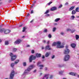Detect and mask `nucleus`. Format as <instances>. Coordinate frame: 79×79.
Wrapping results in <instances>:
<instances>
[{
	"label": "nucleus",
	"instance_id": "nucleus-1",
	"mask_svg": "<svg viewBox=\"0 0 79 79\" xmlns=\"http://www.w3.org/2000/svg\"><path fill=\"white\" fill-rule=\"evenodd\" d=\"M35 67V65H31L29 66V67L24 72L23 74L22 75V77H25V75L26 74H29V71L31 70V69H33Z\"/></svg>",
	"mask_w": 79,
	"mask_h": 79
},
{
	"label": "nucleus",
	"instance_id": "nucleus-2",
	"mask_svg": "<svg viewBox=\"0 0 79 79\" xmlns=\"http://www.w3.org/2000/svg\"><path fill=\"white\" fill-rule=\"evenodd\" d=\"M60 45H61V42L60 41H58L56 42H53L52 44V46H56V45H57L56 48H61L64 47V46H61Z\"/></svg>",
	"mask_w": 79,
	"mask_h": 79
},
{
	"label": "nucleus",
	"instance_id": "nucleus-3",
	"mask_svg": "<svg viewBox=\"0 0 79 79\" xmlns=\"http://www.w3.org/2000/svg\"><path fill=\"white\" fill-rule=\"evenodd\" d=\"M10 56L11 57V61H14L16 58V55L14 56L13 53H10Z\"/></svg>",
	"mask_w": 79,
	"mask_h": 79
},
{
	"label": "nucleus",
	"instance_id": "nucleus-4",
	"mask_svg": "<svg viewBox=\"0 0 79 79\" xmlns=\"http://www.w3.org/2000/svg\"><path fill=\"white\" fill-rule=\"evenodd\" d=\"M69 55H65L64 58V60L65 61H68L69 59Z\"/></svg>",
	"mask_w": 79,
	"mask_h": 79
},
{
	"label": "nucleus",
	"instance_id": "nucleus-5",
	"mask_svg": "<svg viewBox=\"0 0 79 79\" xmlns=\"http://www.w3.org/2000/svg\"><path fill=\"white\" fill-rule=\"evenodd\" d=\"M15 74V72L12 70L10 74V79H13L14 75Z\"/></svg>",
	"mask_w": 79,
	"mask_h": 79
},
{
	"label": "nucleus",
	"instance_id": "nucleus-6",
	"mask_svg": "<svg viewBox=\"0 0 79 79\" xmlns=\"http://www.w3.org/2000/svg\"><path fill=\"white\" fill-rule=\"evenodd\" d=\"M35 58H36V57L35 56H31L29 58L30 62H31L32 60H35Z\"/></svg>",
	"mask_w": 79,
	"mask_h": 79
},
{
	"label": "nucleus",
	"instance_id": "nucleus-7",
	"mask_svg": "<svg viewBox=\"0 0 79 79\" xmlns=\"http://www.w3.org/2000/svg\"><path fill=\"white\" fill-rule=\"evenodd\" d=\"M69 50L68 49H66L64 50V54H69Z\"/></svg>",
	"mask_w": 79,
	"mask_h": 79
},
{
	"label": "nucleus",
	"instance_id": "nucleus-8",
	"mask_svg": "<svg viewBox=\"0 0 79 79\" xmlns=\"http://www.w3.org/2000/svg\"><path fill=\"white\" fill-rule=\"evenodd\" d=\"M21 40L19 39L17 40L15 42V44H19L20 43H21Z\"/></svg>",
	"mask_w": 79,
	"mask_h": 79
},
{
	"label": "nucleus",
	"instance_id": "nucleus-9",
	"mask_svg": "<svg viewBox=\"0 0 79 79\" xmlns=\"http://www.w3.org/2000/svg\"><path fill=\"white\" fill-rule=\"evenodd\" d=\"M45 50H51V48H50V45H48L47 46H46L45 48Z\"/></svg>",
	"mask_w": 79,
	"mask_h": 79
},
{
	"label": "nucleus",
	"instance_id": "nucleus-10",
	"mask_svg": "<svg viewBox=\"0 0 79 79\" xmlns=\"http://www.w3.org/2000/svg\"><path fill=\"white\" fill-rule=\"evenodd\" d=\"M48 76L49 74H47L45 75L44 77L43 78V79H47L48 78Z\"/></svg>",
	"mask_w": 79,
	"mask_h": 79
},
{
	"label": "nucleus",
	"instance_id": "nucleus-11",
	"mask_svg": "<svg viewBox=\"0 0 79 79\" xmlns=\"http://www.w3.org/2000/svg\"><path fill=\"white\" fill-rule=\"evenodd\" d=\"M69 74L70 75H72V76H74L77 75V73H73V72L70 73Z\"/></svg>",
	"mask_w": 79,
	"mask_h": 79
},
{
	"label": "nucleus",
	"instance_id": "nucleus-12",
	"mask_svg": "<svg viewBox=\"0 0 79 79\" xmlns=\"http://www.w3.org/2000/svg\"><path fill=\"white\" fill-rule=\"evenodd\" d=\"M10 32V30H4V33L6 34H8Z\"/></svg>",
	"mask_w": 79,
	"mask_h": 79
},
{
	"label": "nucleus",
	"instance_id": "nucleus-13",
	"mask_svg": "<svg viewBox=\"0 0 79 79\" xmlns=\"http://www.w3.org/2000/svg\"><path fill=\"white\" fill-rule=\"evenodd\" d=\"M57 8L56 7H53L51 8L50 10L51 11H55V10H56Z\"/></svg>",
	"mask_w": 79,
	"mask_h": 79
},
{
	"label": "nucleus",
	"instance_id": "nucleus-14",
	"mask_svg": "<svg viewBox=\"0 0 79 79\" xmlns=\"http://www.w3.org/2000/svg\"><path fill=\"white\" fill-rule=\"evenodd\" d=\"M50 52H46L45 55V57H48L50 55Z\"/></svg>",
	"mask_w": 79,
	"mask_h": 79
},
{
	"label": "nucleus",
	"instance_id": "nucleus-15",
	"mask_svg": "<svg viewBox=\"0 0 79 79\" xmlns=\"http://www.w3.org/2000/svg\"><path fill=\"white\" fill-rule=\"evenodd\" d=\"M67 31H68V32H69V31H71L72 33H73V32H74V31H75V30L72 31H71V29L69 28H67Z\"/></svg>",
	"mask_w": 79,
	"mask_h": 79
},
{
	"label": "nucleus",
	"instance_id": "nucleus-16",
	"mask_svg": "<svg viewBox=\"0 0 79 79\" xmlns=\"http://www.w3.org/2000/svg\"><path fill=\"white\" fill-rule=\"evenodd\" d=\"M71 46L72 48H75L76 47V44H71Z\"/></svg>",
	"mask_w": 79,
	"mask_h": 79
},
{
	"label": "nucleus",
	"instance_id": "nucleus-17",
	"mask_svg": "<svg viewBox=\"0 0 79 79\" xmlns=\"http://www.w3.org/2000/svg\"><path fill=\"white\" fill-rule=\"evenodd\" d=\"M36 56L37 57H40L41 56V54L37 53L36 54Z\"/></svg>",
	"mask_w": 79,
	"mask_h": 79
},
{
	"label": "nucleus",
	"instance_id": "nucleus-18",
	"mask_svg": "<svg viewBox=\"0 0 79 79\" xmlns=\"http://www.w3.org/2000/svg\"><path fill=\"white\" fill-rule=\"evenodd\" d=\"M74 7H75L74 6L71 7L70 9H69V11H71V10H73L74 8Z\"/></svg>",
	"mask_w": 79,
	"mask_h": 79
},
{
	"label": "nucleus",
	"instance_id": "nucleus-19",
	"mask_svg": "<svg viewBox=\"0 0 79 79\" xmlns=\"http://www.w3.org/2000/svg\"><path fill=\"white\" fill-rule=\"evenodd\" d=\"M40 67H41L40 68V69H43V67H44V65H39Z\"/></svg>",
	"mask_w": 79,
	"mask_h": 79
},
{
	"label": "nucleus",
	"instance_id": "nucleus-20",
	"mask_svg": "<svg viewBox=\"0 0 79 79\" xmlns=\"http://www.w3.org/2000/svg\"><path fill=\"white\" fill-rule=\"evenodd\" d=\"M76 13L75 10H73L72 11V15H75V14H76Z\"/></svg>",
	"mask_w": 79,
	"mask_h": 79
},
{
	"label": "nucleus",
	"instance_id": "nucleus-21",
	"mask_svg": "<svg viewBox=\"0 0 79 79\" xmlns=\"http://www.w3.org/2000/svg\"><path fill=\"white\" fill-rule=\"evenodd\" d=\"M5 31V29L2 28V29H0V32H3V31Z\"/></svg>",
	"mask_w": 79,
	"mask_h": 79
},
{
	"label": "nucleus",
	"instance_id": "nucleus-22",
	"mask_svg": "<svg viewBox=\"0 0 79 79\" xmlns=\"http://www.w3.org/2000/svg\"><path fill=\"white\" fill-rule=\"evenodd\" d=\"M63 71H60L59 72V74H60V75H61L63 73Z\"/></svg>",
	"mask_w": 79,
	"mask_h": 79
},
{
	"label": "nucleus",
	"instance_id": "nucleus-23",
	"mask_svg": "<svg viewBox=\"0 0 79 79\" xmlns=\"http://www.w3.org/2000/svg\"><path fill=\"white\" fill-rule=\"evenodd\" d=\"M60 18L56 19L55 20V22H57V21H59V20H60Z\"/></svg>",
	"mask_w": 79,
	"mask_h": 79
},
{
	"label": "nucleus",
	"instance_id": "nucleus-24",
	"mask_svg": "<svg viewBox=\"0 0 79 79\" xmlns=\"http://www.w3.org/2000/svg\"><path fill=\"white\" fill-rule=\"evenodd\" d=\"M76 39L77 40V39H79V35H76Z\"/></svg>",
	"mask_w": 79,
	"mask_h": 79
},
{
	"label": "nucleus",
	"instance_id": "nucleus-25",
	"mask_svg": "<svg viewBox=\"0 0 79 79\" xmlns=\"http://www.w3.org/2000/svg\"><path fill=\"white\" fill-rule=\"evenodd\" d=\"M76 12H79V7H77L76 9Z\"/></svg>",
	"mask_w": 79,
	"mask_h": 79
},
{
	"label": "nucleus",
	"instance_id": "nucleus-26",
	"mask_svg": "<svg viewBox=\"0 0 79 79\" xmlns=\"http://www.w3.org/2000/svg\"><path fill=\"white\" fill-rule=\"evenodd\" d=\"M9 43L8 41H5V45H8Z\"/></svg>",
	"mask_w": 79,
	"mask_h": 79
},
{
	"label": "nucleus",
	"instance_id": "nucleus-27",
	"mask_svg": "<svg viewBox=\"0 0 79 79\" xmlns=\"http://www.w3.org/2000/svg\"><path fill=\"white\" fill-rule=\"evenodd\" d=\"M19 62V60H16V61H15V64H17Z\"/></svg>",
	"mask_w": 79,
	"mask_h": 79
},
{
	"label": "nucleus",
	"instance_id": "nucleus-28",
	"mask_svg": "<svg viewBox=\"0 0 79 79\" xmlns=\"http://www.w3.org/2000/svg\"><path fill=\"white\" fill-rule=\"evenodd\" d=\"M15 65V64L12 63L11 64V67H13Z\"/></svg>",
	"mask_w": 79,
	"mask_h": 79
},
{
	"label": "nucleus",
	"instance_id": "nucleus-29",
	"mask_svg": "<svg viewBox=\"0 0 79 79\" xmlns=\"http://www.w3.org/2000/svg\"><path fill=\"white\" fill-rule=\"evenodd\" d=\"M71 18H72V19H74V18H75V17L74 15L72 16L71 17Z\"/></svg>",
	"mask_w": 79,
	"mask_h": 79
},
{
	"label": "nucleus",
	"instance_id": "nucleus-30",
	"mask_svg": "<svg viewBox=\"0 0 79 79\" xmlns=\"http://www.w3.org/2000/svg\"><path fill=\"white\" fill-rule=\"evenodd\" d=\"M17 50L16 48H14L13 49V51L14 52H16V51Z\"/></svg>",
	"mask_w": 79,
	"mask_h": 79
},
{
	"label": "nucleus",
	"instance_id": "nucleus-31",
	"mask_svg": "<svg viewBox=\"0 0 79 79\" xmlns=\"http://www.w3.org/2000/svg\"><path fill=\"white\" fill-rule=\"evenodd\" d=\"M26 30V27H24L23 28V32H24Z\"/></svg>",
	"mask_w": 79,
	"mask_h": 79
},
{
	"label": "nucleus",
	"instance_id": "nucleus-32",
	"mask_svg": "<svg viewBox=\"0 0 79 79\" xmlns=\"http://www.w3.org/2000/svg\"><path fill=\"white\" fill-rule=\"evenodd\" d=\"M49 12V11L48 10H47L46 12L44 13V14H47V13H48V12Z\"/></svg>",
	"mask_w": 79,
	"mask_h": 79
},
{
	"label": "nucleus",
	"instance_id": "nucleus-33",
	"mask_svg": "<svg viewBox=\"0 0 79 79\" xmlns=\"http://www.w3.org/2000/svg\"><path fill=\"white\" fill-rule=\"evenodd\" d=\"M55 30H56V28L55 27H54L53 28V32H54V31H55Z\"/></svg>",
	"mask_w": 79,
	"mask_h": 79
},
{
	"label": "nucleus",
	"instance_id": "nucleus-34",
	"mask_svg": "<svg viewBox=\"0 0 79 79\" xmlns=\"http://www.w3.org/2000/svg\"><path fill=\"white\" fill-rule=\"evenodd\" d=\"M23 65L24 66H26V63L24 62L23 63Z\"/></svg>",
	"mask_w": 79,
	"mask_h": 79
},
{
	"label": "nucleus",
	"instance_id": "nucleus-35",
	"mask_svg": "<svg viewBox=\"0 0 79 79\" xmlns=\"http://www.w3.org/2000/svg\"><path fill=\"white\" fill-rule=\"evenodd\" d=\"M47 32V29L44 30V32Z\"/></svg>",
	"mask_w": 79,
	"mask_h": 79
},
{
	"label": "nucleus",
	"instance_id": "nucleus-36",
	"mask_svg": "<svg viewBox=\"0 0 79 79\" xmlns=\"http://www.w3.org/2000/svg\"><path fill=\"white\" fill-rule=\"evenodd\" d=\"M62 5H60V6H59L58 7V8H61V7H62Z\"/></svg>",
	"mask_w": 79,
	"mask_h": 79
},
{
	"label": "nucleus",
	"instance_id": "nucleus-37",
	"mask_svg": "<svg viewBox=\"0 0 79 79\" xmlns=\"http://www.w3.org/2000/svg\"><path fill=\"white\" fill-rule=\"evenodd\" d=\"M52 3V2H49L48 3V5H50L51 4V3Z\"/></svg>",
	"mask_w": 79,
	"mask_h": 79
},
{
	"label": "nucleus",
	"instance_id": "nucleus-38",
	"mask_svg": "<svg viewBox=\"0 0 79 79\" xmlns=\"http://www.w3.org/2000/svg\"><path fill=\"white\" fill-rule=\"evenodd\" d=\"M48 37L49 38H51V37H52V35H51L50 34H49L48 35Z\"/></svg>",
	"mask_w": 79,
	"mask_h": 79
},
{
	"label": "nucleus",
	"instance_id": "nucleus-39",
	"mask_svg": "<svg viewBox=\"0 0 79 79\" xmlns=\"http://www.w3.org/2000/svg\"><path fill=\"white\" fill-rule=\"evenodd\" d=\"M41 62H39L37 63V65H39L40 64H41Z\"/></svg>",
	"mask_w": 79,
	"mask_h": 79
},
{
	"label": "nucleus",
	"instance_id": "nucleus-40",
	"mask_svg": "<svg viewBox=\"0 0 79 79\" xmlns=\"http://www.w3.org/2000/svg\"><path fill=\"white\" fill-rule=\"evenodd\" d=\"M33 13L34 11H33V10H32L31 12V14H32Z\"/></svg>",
	"mask_w": 79,
	"mask_h": 79
},
{
	"label": "nucleus",
	"instance_id": "nucleus-41",
	"mask_svg": "<svg viewBox=\"0 0 79 79\" xmlns=\"http://www.w3.org/2000/svg\"><path fill=\"white\" fill-rule=\"evenodd\" d=\"M68 5V2H66L65 4V6Z\"/></svg>",
	"mask_w": 79,
	"mask_h": 79
},
{
	"label": "nucleus",
	"instance_id": "nucleus-42",
	"mask_svg": "<svg viewBox=\"0 0 79 79\" xmlns=\"http://www.w3.org/2000/svg\"><path fill=\"white\" fill-rule=\"evenodd\" d=\"M31 52L32 53H34V51L32 50V51H31Z\"/></svg>",
	"mask_w": 79,
	"mask_h": 79
},
{
	"label": "nucleus",
	"instance_id": "nucleus-43",
	"mask_svg": "<svg viewBox=\"0 0 79 79\" xmlns=\"http://www.w3.org/2000/svg\"><path fill=\"white\" fill-rule=\"evenodd\" d=\"M50 15L49 14H47L46 15V16H49Z\"/></svg>",
	"mask_w": 79,
	"mask_h": 79
},
{
	"label": "nucleus",
	"instance_id": "nucleus-44",
	"mask_svg": "<svg viewBox=\"0 0 79 79\" xmlns=\"http://www.w3.org/2000/svg\"><path fill=\"white\" fill-rule=\"evenodd\" d=\"M55 58V56H53L52 57V59H53V58Z\"/></svg>",
	"mask_w": 79,
	"mask_h": 79
},
{
	"label": "nucleus",
	"instance_id": "nucleus-45",
	"mask_svg": "<svg viewBox=\"0 0 79 79\" xmlns=\"http://www.w3.org/2000/svg\"><path fill=\"white\" fill-rule=\"evenodd\" d=\"M52 77H53V76L52 75H51L50 76V79H52Z\"/></svg>",
	"mask_w": 79,
	"mask_h": 79
},
{
	"label": "nucleus",
	"instance_id": "nucleus-46",
	"mask_svg": "<svg viewBox=\"0 0 79 79\" xmlns=\"http://www.w3.org/2000/svg\"><path fill=\"white\" fill-rule=\"evenodd\" d=\"M60 34H61V35H63V34H64V33H63V32H61L60 33Z\"/></svg>",
	"mask_w": 79,
	"mask_h": 79
},
{
	"label": "nucleus",
	"instance_id": "nucleus-47",
	"mask_svg": "<svg viewBox=\"0 0 79 79\" xmlns=\"http://www.w3.org/2000/svg\"><path fill=\"white\" fill-rule=\"evenodd\" d=\"M48 69L46 67L45 69V70L46 71Z\"/></svg>",
	"mask_w": 79,
	"mask_h": 79
},
{
	"label": "nucleus",
	"instance_id": "nucleus-48",
	"mask_svg": "<svg viewBox=\"0 0 79 79\" xmlns=\"http://www.w3.org/2000/svg\"><path fill=\"white\" fill-rule=\"evenodd\" d=\"M45 58L44 56H42V58Z\"/></svg>",
	"mask_w": 79,
	"mask_h": 79
},
{
	"label": "nucleus",
	"instance_id": "nucleus-49",
	"mask_svg": "<svg viewBox=\"0 0 79 79\" xmlns=\"http://www.w3.org/2000/svg\"><path fill=\"white\" fill-rule=\"evenodd\" d=\"M68 48V46H66V48Z\"/></svg>",
	"mask_w": 79,
	"mask_h": 79
},
{
	"label": "nucleus",
	"instance_id": "nucleus-50",
	"mask_svg": "<svg viewBox=\"0 0 79 79\" xmlns=\"http://www.w3.org/2000/svg\"><path fill=\"white\" fill-rule=\"evenodd\" d=\"M27 47H30V45H27Z\"/></svg>",
	"mask_w": 79,
	"mask_h": 79
},
{
	"label": "nucleus",
	"instance_id": "nucleus-51",
	"mask_svg": "<svg viewBox=\"0 0 79 79\" xmlns=\"http://www.w3.org/2000/svg\"><path fill=\"white\" fill-rule=\"evenodd\" d=\"M49 43H50V41H48L47 42V44H49Z\"/></svg>",
	"mask_w": 79,
	"mask_h": 79
},
{
	"label": "nucleus",
	"instance_id": "nucleus-52",
	"mask_svg": "<svg viewBox=\"0 0 79 79\" xmlns=\"http://www.w3.org/2000/svg\"><path fill=\"white\" fill-rule=\"evenodd\" d=\"M41 48L42 49H43L44 48V47L42 46V47H41Z\"/></svg>",
	"mask_w": 79,
	"mask_h": 79
},
{
	"label": "nucleus",
	"instance_id": "nucleus-53",
	"mask_svg": "<svg viewBox=\"0 0 79 79\" xmlns=\"http://www.w3.org/2000/svg\"><path fill=\"white\" fill-rule=\"evenodd\" d=\"M29 15H30V14H28L27 15V16H29Z\"/></svg>",
	"mask_w": 79,
	"mask_h": 79
},
{
	"label": "nucleus",
	"instance_id": "nucleus-54",
	"mask_svg": "<svg viewBox=\"0 0 79 79\" xmlns=\"http://www.w3.org/2000/svg\"><path fill=\"white\" fill-rule=\"evenodd\" d=\"M33 72L34 73H35L36 72V70H34Z\"/></svg>",
	"mask_w": 79,
	"mask_h": 79
},
{
	"label": "nucleus",
	"instance_id": "nucleus-55",
	"mask_svg": "<svg viewBox=\"0 0 79 79\" xmlns=\"http://www.w3.org/2000/svg\"><path fill=\"white\" fill-rule=\"evenodd\" d=\"M45 40H44L43 41V42L44 43H45Z\"/></svg>",
	"mask_w": 79,
	"mask_h": 79
},
{
	"label": "nucleus",
	"instance_id": "nucleus-56",
	"mask_svg": "<svg viewBox=\"0 0 79 79\" xmlns=\"http://www.w3.org/2000/svg\"><path fill=\"white\" fill-rule=\"evenodd\" d=\"M34 3H36V1H34L33 2Z\"/></svg>",
	"mask_w": 79,
	"mask_h": 79
},
{
	"label": "nucleus",
	"instance_id": "nucleus-57",
	"mask_svg": "<svg viewBox=\"0 0 79 79\" xmlns=\"http://www.w3.org/2000/svg\"><path fill=\"white\" fill-rule=\"evenodd\" d=\"M62 66H63L61 65H60L59 66V67H62Z\"/></svg>",
	"mask_w": 79,
	"mask_h": 79
},
{
	"label": "nucleus",
	"instance_id": "nucleus-58",
	"mask_svg": "<svg viewBox=\"0 0 79 79\" xmlns=\"http://www.w3.org/2000/svg\"><path fill=\"white\" fill-rule=\"evenodd\" d=\"M31 8H33V6H31Z\"/></svg>",
	"mask_w": 79,
	"mask_h": 79
},
{
	"label": "nucleus",
	"instance_id": "nucleus-59",
	"mask_svg": "<svg viewBox=\"0 0 79 79\" xmlns=\"http://www.w3.org/2000/svg\"><path fill=\"white\" fill-rule=\"evenodd\" d=\"M33 20H31V22H30V23H32V22H33Z\"/></svg>",
	"mask_w": 79,
	"mask_h": 79
},
{
	"label": "nucleus",
	"instance_id": "nucleus-60",
	"mask_svg": "<svg viewBox=\"0 0 79 79\" xmlns=\"http://www.w3.org/2000/svg\"><path fill=\"white\" fill-rule=\"evenodd\" d=\"M22 26V25H21L19 26V27H21V26Z\"/></svg>",
	"mask_w": 79,
	"mask_h": 79
},
{
	"label": "nucleus",
	"instance_id": "nucleus-61",
	"mask_svg": "<svg viewBox=\"0 0 79 79\" xmlns=\"http://www.w3.org/2000/svg\"><path fill=\"white\" fill-rule=\"evenodd\" d=\"M2 40H0V42H2Z\"/></svg>",
	"mask_w": 79,
	"mask_h": 79
},
{
	"label": "nucleus",
	"instance_id": "nucleus-62",
	"mask_svg": "<svg viewBox=\"0 0 79 79\" xmlns=\"http://www.w3.org/2000/svg\"><path fill=\"white\" fill-rule=\"evenodd\" d=\"M42 73H40V75H42Z\"/></svg>",
	"mask_w": 79,
	"mask_h": 79
},
{
	"label": "nucleus",
	"instance_id": "nucleus-63",
	"mask_svg": "<svg viewBox=\"0 0 79 79\" xmlns=\"http://www.w3.org/2000/svg\"><path fill=\"white\" fill-rule=\"evenodd\" d=\"M54 25H57V23H55Z\"/></svg>",
	"mask_w": 79,
	"mask_h": 79
},
{
	"label": "nucleus",
	"instance_id": "nucleus-64",
	"mask_svg": "<svg viewBox=\"0 0 79 79\" xmlns=\"http://www.w3.org/2000/svg\"><path fill=\"white\" fill-rule=\"evenodd\" d=\"M11 0H9V2H11Z\"/></svg>",
	"mask_w": 79,
	"mask_h": 79
}]
</instances>
